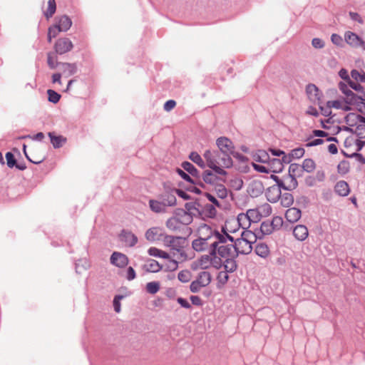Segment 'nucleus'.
I'll return each instance as SVG.
<instances>
[{
	"label": "nucleus",
	"instance_id": "f257e3e1",
	"mask_svg": "<svg viewBox=\"0 0 365 365\" xmlns=\"http://www.w3.org/2000/svg\"><path fill=\"white\" fill-rule=\"evenodd\" d=\"M339 88L344 95L345 110L351 109H356L361 112L365 110V91H353L348 88L346 83L342 82L339 83Z\"/></svg>",
	"mask_w": 365,
	"mask_h": 365
},
{
	"label": "nucleus",
	"instance_id": "f03ea898",
	"mask_svg": "<svg viewBox=\"0 0 365 365\" xmlns=\"http://www.w3.org/2000/svg\"><path fill=\"white\" fill-rule=\"evenodd\" d=\"M215 239L211 244V255L214 256L215 259V254L217 252L218 255L224 258L232 257L235 255V248L233 245H225L226 238L224 235L219 232L215 233Z\"/></svg>",
	"mask_w": 365,
	"mask_h": 365
},
{
	"label": "nucleus",
	"instance_id": "7ed1b4c3",
	"mask_svg": "<svg viewBox=\"0 0 365 365\" xmlns=\"http://www.w3.org/2000/svg\"><path fill=\"white\" fill-rule=\"evenodd\" d=\"M256 241V235L250 230H244L241 237L236 240L234 245L235 252L248 255L252 250V243Z\"/></svg>",
	"mask_w": 365,
	"mask_h": 365
},
{
	"label": "nucleus",
	"instance_id": "20e7f679",
	"mask_svg": "<svg viewBox=\"0 0 365 365\" xmlns=\"http://www.w3.org/2000/svg\"><path fill=\"white\" fill-rule=\"evenodd\" d=\"M216 144L222 153V162L220 163L222 167L226 168L232 165V160L230 155L235 151V146L232 142L226 137H220L217 139Z\"/></svg>",
	"mask_w": 365,
	"mask_h": 365
},
{
	"label": "nucleus",
	"instance_id": "39448f33",
	"mask_svg": "<svg viewBox=\"0 0 365 365\" xmlns=\"http://www.w3.org/2000/svg\"><path fill=\"white\" fill-rule=\"evenodd\" d=\"M203 156L207 161V166L212 169L217 174L223 176L227 175V172L222 168L223 167L220 163L222 162V158L217 156L216 152L206 150Z\"/></svg>",
	"mask_w": 365,
	"mask_h": 365
},
{
	"label": "nucleus",
	"instance_id": "423d86ee",
	"mask_svg": "<svg viewBox=\"0 0 365 365\" xmlns=\"http://www.w3.org/2000/svg\"><path fill=\"white\" fill-rule=\"evenodd\" d=\"M239 229L240 227L237 226V220L235 218L232 217L225 221L224 226L222 227V232L226 239H229L231 242H233L234 237L231 236L230 234L235 233Z\"/></svg>",
	"mask_w": 365,
	"mask_h": 365
},
{
	"label": "nucleus",
	"instance_id": "0eeeda50",
	"mask_svg": "<svg viewBox=\"0 0 365 365\" xmlns=\"http://www.w3.org/2000/svg\"><path fill=\"white\" fill-rule=\"evenodd\" d=\"M73 47V43L68 38H58L54 46L55 51L59 54H63L70 51Z\"/></svg>",
	"mask_w": 365,
	"mask_h": 365
},
{
	"label": "nucleus",
	"instance_id": "6e6552de",
	"mask_svg": "<svg viewBox=\"0 0 365 365\" xmlns=\"http://www.w3.org/2000/svg\"><path fill=\"white\" fill-rule=\"evenodd\" d=\"M278 185L284 190H292L297 187L298 182L295 177L289 173L279 180Z\"/></svg>",
	"mask_w": 365,
	"mask_h": 365
},
{
	"label": "nucleus",
	"instance_id": "1a4fd4ad",
	"mask_svg": "<svg viewBox=\"0 0 365 365\" xmlns=\"http://www.w3.org/2000/svg\"><path fill=\"white\" fill-rule=\"evenodd\" d=\"M212 264V258L209 255H203L200 259L193 262L192 264V269H206Z\"/></svg>",
	"mask_w": 365,
	"mask_h": 365
},
{
	"label": "nucleus",
	"instance_id": "9d476101",
	"mask_svg": "<svg viewBox=\"0 0 365 365\" xmlns=\"http://www.w3.org/2000/svg\"><path fill=\"white\" fill-rule=\"evenodd\" d=\"M281 187L279 185L269 187L265 192L266 197L270 202H277L281 197Z\"/></svg>",
	"mask_w": 365,
	"mask_h": 365
},
{
	"label": "nucleus",
	"instance_id": "9b49d317",
	"mask_svg": "<svg viewBox=\"0 0 365 365\" xmlns=\"http://www.w3.org/2000/svg\"><path fill=\"white\" fill-rule=\"evenodd\" d=\"M344 39L352 47L358 48L364 44L363 40L357 34L351 31H346L345 33Z\"/></svg>",
	"mask_w": 365,
	"mask_h": 365
},
{
	"label": "nucleus",
	"instance_id": "f8f14e48",
	"mask_svg": "<svg viewBox=\"0 0 365 365\" xmlns=\"http://www.w3.org/2000/svg\"><path fill=\"white\" fill-rule=\"evenodd\" d=\"M110 262L116 267H125L128 264V259L125 255L114 252L110 257Z\"/></svg>",
	"mask_w": 365,
	"mask_h": 365
},
{
	"label": "nucleus",
	"instance_id": "ddd939ff",
	"mask_svg": "<svg viewBox=\"0 0 365 365\" xmlns=\"http://www.w3.org/2000/svg\"><path fill=\"white\" fill-rule=\"evenodd\" d=\"M120 240L129 247H133L138 242V237L131 232L123 230L120 235Z\"/></svg>",
	"mask_w": 365,
	"mask_h": 365
},
{
	"label": "nucleus",
	"instance_id": "4468645a",
	"mask_svg": "<svg viewBox=\"0 0 365 365\" xmlns=\"http://www.w3.org/2000/svg\"><path fill=\"white\" fill-rule=\"evenodd\" d=\"M212 242V240L208 238L199 237L197 239L192 242V245L195 251L202 252L205 250L208 246H210Z\"/></svg>",
	"mask_w": 365,
	"mask_h": 365
},
{
	"label": "nucleus",
	"instance_id": "2eb2a0df",
	"mask_svg": "<svg viewBox=\"0 0 365 365\" xmlns=\"http://www.w3.org/2000/svg\"><path fill=\"white\" fill-rule=\"evenodd\" d=\"M202 177L205 183L212 186H215L223 181L222 178L217 177L214 173L208 170L203 172Z\"/></svg>",
	"mask_w": 365,
	"mask_h": 365
},
{
	"label": "nucleus",
	"instance_id": "dca6fc26",
	"mask_svg": "<svg viewBox=\"0 0 365 365\" xmlns=\"http://www.w3.org/2000/svg\"><path fill=\"white\" fill-rule=\"evenodd\" d=\"M306 92L309 99L312 103H319L320 101V93L318 88L314 84H309L306 88Z\"/></svg>",
	"mask_w": 365,
	"mask_h": 365
},
{
	"label": "nucleus",
	"instance_id": "f3484780",
	"mask_svg": "<svg viewBox=\"0 0 365 365\" xmlns=\"http://www.w3.org/2000/svg\"><path fill=\"white\" fill-rule=\"evenodd\" d=\"M334 192L339 196L346 197L350 193L349 184L344 180H339L334 185Z\"/></svg>",
	"mask_w": 365,
	"mask_h": 365
},
{
	"label": "nucleus",
	"instance_id": "a211bd4d",
	"mask_svg": "<svg viewBox=\"0 0 365 365\" xmlns=\"http://www.w3.org/2000/svg\"><path fill=\"white\" fill-rule=\"evenodd\" d=\"M163 235V230L160 227H154L148 229L145 235L147 240L153 242L160 240Z\"/></svg>",
	"mask_w": 365,
	"mask_h": 365
},
{
	"label": "nucleus",
	"instance_id": "6ab92c4d",
	"mask_svg": "<svg viewBox=\"0 0 365 365\" xmlns=\"http://www.w3.org/2000/svg\"><path fill=\"white\" fill-rule=\"evenodd\" d=\"M293 235L297 240L304 241L309 235L308 229L305 225H298L294 228Z\"/></svg>",
	"mask_w": 365,
	"mask_h": 365
},
{
	"label": "nucleus",
	"instance_id": "aec40b11",
	"mask_svg": "<svg viewBox=\"0 0 365 365\" xmlns=\"http://www.w3.org/2000/svg\"><path fill=\"white\" fill-rule=\"evenodd\" d=\"M182 241V238L179 237H173L170 235H167L164 238V242L169 247H172L173 250H177L178 252L180 251V242Z\"/></svg>",
	"mask_w": 365,
	"mask_h": 365
},
{
	"label": "nucleus",
	"instance_id": "412c9836",
	"mask_svg": "<svg viewBox=\"0 0 365 365\" xmlns=\"http://www.w3.org/2000/svg\"><path fill=\"white\" fill-rule=\"evenodd\" d=\"M197 232L199 235V237H204V238H208L211 240H212V238H215V232H212L210 227L206 224H202L199 226L197 229Z\"/></svg>",
	"mask_w": 365,
	"mask_h": 365
},
{
	"label": "nucleus",
	"instance_id": "4be33fe9",
	"mask_svg": "<svg viewBox=\"0 0 365 365\" xmlns=\"http://www.w3.org/2000/svg\"><path fill=\"white\" fill-rule=\"evenodd\" d=\"M302 215L301 210L296 207L289 208L285 213V217L290 222H296Z\"/></svg>",
	"mask_w": 365,
	"mask_h": 365
},
{
	"label": "nucleus",
	"instance_id": "5701e85b",
	"mask_svg": "<svg viewBox=\"0 0 365 365\" xmlns=\"http://www.w3.org/2000/svg\"><path fill=\"white\" fill-rule=\"evenodd\" d=\"M160 200L165 207L176 205V197L173 192H166L160 196Z\"/></svg>",
	"mask_w": 365,
	"mask_h": 365
},
{
	"label": "nucleus",
	"instance_id": "b1692460",
	"mask_svg": "<svg viewBox=\"0 0 365 365\" xmlns=\"http://www.w3.org/2000/svg\"><path fill=\"white\" fill-rule=\"evenodd\" d=\"M176 216L178 218V220L182 227L190 224L193 220L191 214L182 210L178 212Z\"/></svg>",
	"mask_w": 365,
	"mask_h": 365
},
{
	"label": "nucleus",
	"instance_id": "393cba45",
	"mask_svg": "<svg viewBox=\"0 0 365 365\" xmlns=\"http://www.w3.org/2000/svg\"><path fill=\"white\" fill-rule=\"evenodd\" d=\"M237 220V226L240 228H242L245 230H248L247 229L250 227L252 222L250 221L247 215L245 213H240L238 215L237 217L235 219Z\"/></svg>",
	"mask_w": 365,
	"mask_h": 365
},
{
	"label": "nucleus",
	"instance_id": "a878e982",
	"mask_svg": "<svg viewBox=\"0 0 365 365\" xmlns=\"http://www.w3.org/2000/svg\"><path fill=\"white\" fill-rule=\"evenodd\" d=\"M56 25L62 31H66L71 28L72 21L67 16H62L58 18V22Z\"/></svg>",
	"mask_w": 365,
	"mask_h": 365
},
{
	"label": "nucleus",
	"instance_id": "bb28decb",
	"mask_svg": "<svg viewBox=\"0 0 365 365\" xmlns=\"http://www.w3.org/2000/svg\"><path fill=\"white\" fill-rule=\"evenodd\" d=\"M255 253L262 257V258H267L270 255V251L269 247L265 243H259L256 245Z\"/></svg>",
	"mask_w": 365,
	"mask_h": 365
},
{
	"label": "nucleus",
	"instance_id": "cd10ccee",
	"mask_svg": "<svg viewBox=\"0 0 365 365\" xmlns=\"http://www.w3.org/2000/svg\"><path fill=\"white\" fill-rule=\"evenodd\" d=\"M262 190H263V186H262V182L255 181V182H252L250 185L249 188H248V192L250 193V195L251 196L256 197L259 194L262 192Z\"/></svg>",
	"mask_w": 365,
	"mask_h": 365
},
{
	"label": "nucleus",
	"instance_id": "c85d7f7f",
	"mask_svg": "<svg viewBox=\"0 0 365 365\" xmlns=\"http://www.w3.org/2000/svg\"><path fill=\"white\" fill-rule=\"evenodd\" d=\"M147 272H158L162 269V266L155 259H148L144 265Z\"/></svg>",
	"mask_w": 365,
	"mask_h": 365
},
{
	"label": "nucleus",
	"instance_id": "c756f323",
	"mask_svg": "<svg viewBox=\"0 0 365 365\" xmlns=\"http://www.w3.org/2000/svg\"><path fill=\"white\" fill-rule=\"evenodd\" d=\"M51 142L55 148L61 147L66 142V138L62 135H55L53 133H48Z\"/></svg>",
	"mask_w": 365,
	"mask_h": 365
},
{
	"label": "nucleus",
	"instance_id": "7c9ffc66",
	"mask_svg": "<svg viewBox=\"0 0 365 365\" xmlns=\"http://www.w3.org/2000/svg\"><path fill=\"white\" fill-rule=\"evenodd\" d=\"M149 206L150 210L156 213L165 212L166 210L161 200H150Z\"/></svg>",
	"mask_w": 365,
	"mask_h": 365
},
{
	"label": "nucleus",
	"instance_id": "2f4dec72",
	"mask_svg": "<svg viewBox=\"0 0 365 365\" xmlns=\"http://www.w3.org/2000/svg\"><path fill=\"white\" fill-rule=\"evenodd\" d=\"M166 227L172 231L180 230L182 227L177 216L169 218L166 222Z\"/></svg>",
	"mask_w": 365,
	"mask_h": 365
},
{
	"label": "nucleus",
	"instance_id": "473e14b6",
	"mask_svg": "<svg viewBox=\"0 0 365 365\" xmlns=\"http://www.w3.org/2000/svg\"><path fill=\"white\" fill-rule=\"evenodd\" d=\"M213 189L218 197L224 199L227 196V190L221 182L213 186Z\"/></svg>",
	"mask_w": 365,
	"mask_h": 365
},
{
	"label": "nucleus",
	"instance_id": "72a5a7b5",
	"mask_svg": "<svg viewBox=\"0 0 365 365\" xmlns=\"http://www.w3.org/2000/svg\"><path fill=\"white\" fill-rule=\"evenodd\" d=\"M61 70L68 76H71L76 71V65L75 63H61Z\"/></svg>",
	"mask_w": 365,
	"mask_h": 365
},
{
	"label": "nucleus",
	"instance_id": "f704fd0d",
	"mask_svg": "<svg viewBox=\"0 0 365 365\" xmlns=\"http://www.w3.org/2000/svg\"><path fill=\"white\" fill-rule=\"evenodd\" d=\"M198 282L203 287H206L211 282V275L208 272H202L197 279Z\"/></svg>",
	"mask_w": 365,
	"mask_h": 365
},
{
	"label": "nucleus",
	"instance_id": "c9c22d12",
	"mask_svg": "<svg viewBox=\"0 0 365 365\" xmlns=\"http://www.w3.org/2000/svg\"><path fill=\"white\" fill-rule=\"evenodd\" d=\"M148 253L150 255L153 256V257H160V258H163V259H169L170 258V255L167 252H165L161 250H159L156 247H150L148 250Z\"/></svg>",
	"mask_w": 365,
	"mask_h": 365
},
{
	"label": "nucleus",
	"instance_id": "e433bc0d",
	"mask_svg": "<svg viewBox=\"0 0 365 365\" xmlns=\"http://www.w3.org/2000/svg\"><path fill=\"white\" fill-rule=\"evenodd\" d=\"M252 223L258 222L261 219V215L257 210L250 209L245 213Z\"/></svg>",
	"mask_w": 365,
	"mask_h": 365
},
{
	"label": "nucleus",
	"instance_id": "4c0bfd02",
	"mask_svg": "<svg viewBox=\"0 0 365 365\" xmlns=\"http://www.w3.org/2000/svg\"><path fill=\"white\" fill-rule=\"evenodd\" d=\"M56 4L55 0H48L47 10L44 12V15L47 19H49L56 12Z\"/></svg>",
	"mask_w": 365,
	"mask_h": 365
},
{
	"label": "nucleus",
	"instance_id": "58836bf2",
	"mask_svg": "<svg viewBox=\"0 0 365 365\" xmlns=\"http://www.w3.org/2000/svg\"><path fill=\"white\" fill-rule=\"evenodd\" d=\"M281 205L284 207H289L294 202V197L290 193H284L280 197Z\"/></svg>",
	"mask_w": 365,
	"mask_h": 365
},
{
	"label": "nucleus",
	"instance_id": "ea45409f",
	"mask_svg": "<svg viewBox=\"0 0 365 365\" xmlns=\"http://www.w3.org/2000/svg\"><path fill=\"white\" fill-rule=\"evenodd\" d=\"M350 166L349 163L346 160L339 162L337 165L338 173L341 175H344L349 172Z\"/></svg>",
	"mask_w": 365,
	"mask_h": 365
},
{
	"label": "nucleus",
	"instance_id": "a19ab883",
	"mask_svg": "<svg viewBox=\"0 0 365 365\" xmlns=\"http://www.w3.org/2000/svg\"><path fill=\"white\" fill-rule=\"evenodd\" d=\"M160 288V282H150L147 283L145 289L147 292L151 294H156Z\"/></svg>",
	"mask_w": 365,
	"mask_h": 365
},
{
	"label": "nucleus",
	"instance_id": "79ce46f5",
	"mask_svg": "<svg viewBox=\"0 0 365 365\" xmlns=\"http://www.w3.org/2000/svg\"><path fill=\"white\" fill-rule=\"evenodd\" d=\"M316 164L312 159H305L302 163V168L307 173H312L315 170Z\"/></svg>",
	"mask_w": 365,
	"mask_h": 365
},
{
	"label": "nucleus",
	"instance_id": "37998d69",
	"mask_svg": "<svg viewBox=\"0 0 365 365\" xmlns=\"http://www.w3.org/2000/svg\"><path fill=\"white\" fill-rule=\"evenodd\" d=\"M224 267L225 269V271L227 273L233 272L237 269V263L233 259H232V257L227 258L225 262Z\"/></svg>",
	"mask_w": 365,
	"mask_h": 365
},
{
	"label": "nucleus",
	"instance_id": "c03bdc74",
	"mask_svg": "<svg viewBox=\"0 0 365 365\" xmlns=\"http://www.w3.org/2000/svg\"><path fill=\"white\" fill-rule=\"evenodd\" d=\"M190 159L200 167H205V163L201 156L197 153L192 152L190 155Z\"/></svg>",
	"mask_w": 365,
	"mask_h": 365
},
{
	"label": "nucleus",
	"instance_id": "a18cd8bd",
	"mask_svg": "<svg viewBox=\"0 0 365 365\" xmlns=\"http://www.w3.org/2000/svg\"><path fill=\"white\" fill-rule=\"evenodd\" d=\"M62 31L60 30V29L56 26L53 25L52 26H50L48 28V42H51L53 38H55L57 36V35L61 32Z\"/></svg>",
	"mask_w": 365,
	"mask_h": 365
},
{
	"label": "nucleus",
	"instance_id": "49530a36",
	"mask_svg": "<svg viewBox=\"0 0 365 365\" xmlns=\"http://www.w3.org/2000/svg\"><path fill=\"white\" fill-rule=\"evenodd\" d=\"M182 167L192 176H197V170L192 163L189 162H184L182 164Z\"/></svg>",
	"mask_w": 365,
	"mask_h": 365
},
{
	"label": "nucleus",
	"instance_id": "de8ad7c7",
	"mask_svg": "<svg viewBox=\"0 0 365 365\" xmlns=\"http://www.w3.org/2000/svg\"><path fill=\"white\" fill-rule=\"evenodd\" d=\"M255 160L258 162L266 163L269 160V155L265 151L259 150L255 155Z\"/></svg>",
	"mask_w": 365,
	"mask_h": 365
},
{
	"label": "nucleus",
	"instance_id": "09e8293b",
	"mask_svg": "<svg viewBox=\"0 0 365 365\" xmlns=\"http://www.w3.org/2000/svg\"><path fill=\"white\" fill-rule=\"evenodd\" d=\"M48 93V99L50 102L56 103L59 101L61 98V95L58 94L57 92L54 91L53 90L48 89L47 91Z\"/></svg>",
	"mask_w": 365,
	"mask_h": 365
},
{
	"label": "nucleus",
	"instance_id": "8fccbe9b",
	"mask_svg": "<svg viewBox=\"0 0 365 365\" xmlns=\"http://www.w3.org/2000/svg\"><path fill=\"white\" fill-rule=\"evenodd\" d=\"M351 76L356 81L365 83V72L361 73L356 70H353L351 72Z\"/></svg>",
	"mask_w": 365,
	"mask_h": 365
},
{
	"label": "nucleus",
	"instance_id": "3c124183",
	"mask_svg": "<svg viewBox=\"0 0 365 365\" xmlns=\"http://www.w3.org/2000/svg\"><path fill=\"white\" fill-rule=\"evenodd\" d=\"M304 153H305V151H304V148H297L293 149L291 151L289 155L293 159H299L304 156Z\"/></svg>",
	"mask_w": 365,
	"mask_h": 365
},
{
	"label": "nucleus",
	"instance_id": "603ef678",
	"mask_svg": "<svg viewBox=\"0 0 365 365\" xmlns=\"http://www.w3.org/2000/svg\"><path fill=\"white\" fill-rule=\"evenodd\" d=\"M253 167L255 170H256L258 172L263 173H269L271 171L276 172V170H272L269 165H259L256 163H253Z\"/></svg>",
	"mask_w": 365,
	"mask_h": 365
},
{
	"label": "nucleus",
	"instance_id": "864d4df0",
	"mask_svg": "<svg viewBox=\"0 0 365 365\" xmlns=\"http://www.w3.org/2000/svg\"><path fill=\"white\" fill-rule=\"evenodd\" d=\"M217 279L219 284L224 285L229 279L228 273L225 271H220L217 274Z\"/></svg>",
	"mask_w": 365,
	"mask_h": 365
},
{
	"label": "nucleus",
	"instance_id": "5fc2aeb1",
	"mask_svg": "<svg viewBox=\"0 0 365 365\" xmlns=\"http://www.w3.org/2000/svg\"><path fill=\"white\" fill-rule=\"evenodd\" d=\"M359 81H353L350 79L348 81V87L349 86L356 92L365 91L364 87L358 83Z\"/></svg>",
	"mask_w": 365,
	"mask_h": 365
},
{
	"label": "nucleus",
	"instance_id": "6e6d98bb",
	"mask_svg": "<svg viewBox=\"0 0 365 365\" xmlns=\"http://www.w3.org/2000/svg\"><path fill=\"white\" fill-rule=\"evenodd\" d=\"M271 225L274 230L279 229L283 225L282 217L279 216L274 217L271 222Z\"/></svg>",
	"mask_w": 365,
	"mask_h": 365
},
{
	"label": "nucleus",
	"instance_id": "4d7b16f0",
	"mask_svg": "<svg viewBox=\"0 0 365 365\" xmlns=\"http://www.w3.org/2000/svg\"><path fill=\"white\" fill-rule=\"evenodd\" d=\"M178 279L182 282H187L190 279V274L187 270H182L178 273Z\"/></svg>",
	"mask_w": 365,
	"mask_h": 365
},
{
	"label": "nucleus",
	"instance_id": "13d9d810",
	"mask_svg": "<svg viewBox=\"0 0 365 365\" xmlns=\"http://www.w3.org/2000/svg\"><path fill=\"white\" fill-rule=\"evenodd\" d=\"M260 230L265 235H269L274 230L271 223L268 222H262L260 226Z\"/></svg>",
	"mask_w": 365,
	"mask_h": 365
},
{
	"label": "nucleus",
	"instance_id": "bf43d9fd",
	"mask_svg": "<svg viewBox=\"0 0 365 365\" xmlns=\"http://www.w3.org/2000/svg\"><path fill=\"white\" fill-rule=\"evenodd\" d=\"M327 106L329 108H334L336 109H344L345 108V106H343V103L340 101L336 100V101H329L327 103Z\"/></svg>",
	"mask_w": 365,
	"mask_h": 365
},
{
	"label": "nucleus",
	"instance_id": "052dcab7",
	"mask_svg": "<svg viewBox=\"0 0 365 365\" xmlns=\"http://www.w3.org/2000/svg\"><path fill=\"white\" fill-rule=\"evenodd\" d=\"M6 159L7 165L9 168H13L14 166L16 165V160L14 158V155L11 153L8 152L6 154Z\"/></svg>",
	"mask_w": 365,
	"mask_h": 365
},
{
	"label": "nucleus",
	"instance_id": "680f3d73",
	"mask_svg": "<svg viewBox=\"0 0 365 365\" xmlns=\"http://www.w3.org/2000/svg\"><path fill=\"white\" fill-rule=\"evenodd\" d=\"M202 287H204L201 285L197 279L193 281L190 286V291L194 293L199 292Z\"/></svg>",
	"mask_w": 365,
	"mask_h": 365
},
{
	"label": "nucleus",
	"instance_id": "e2e57ef3",
	"mask_svg": "<svg viewBox=\"0 0 365 365\" xmlns=\"http://www.w3.org/2000/svg\"><path fill=\"white\" fill-rule=\"evenodd\" d=\"M123 296L118 295V296H115L113 299V307H114L115 311L117 313L120 312V300L121 299H123Z\"/></svg>",
	"mask_w": 365,
	"mask_h": 365
},
{
	"label": "nucleus",
	"instance_id": "0e129e2a",
	"mask_svg": "<svg viewBox=\"0 0 365 365\" xmlns=\"http://www.w3.org/2000/svg\"><path fill=\"white\" fill-rule=\"evenodd\" d=\"M176 106V102L174 100H169L164 104V110L167 112L173 110Z\"/></svg>",
	"mask_w": 365,
	"mask_h": 365
},
{
	"label": "nucleus",
	"instance_id": "69168bd1",
	"mask_svg": "<svg viewBox=\"0 0 365 365\" xmlns=\"http://www.w3.org/2000/svg\"><path fill=\"white\" fill-rule=\"evenodd\" d=\"M312 44L316 48H322L324 46V41L319 38H313L312 41Z\"/></svg>",
	"mask_w": 365,
	"mask_h": 365
},
{
	"label": "nucleus",
	"instance_id": "338daca9",
	"mask_svg": "<svg viewBox=\"0 0 365 365\" xmlns=\"http://www.w3.org/2000/svg\"><path fill=\"white\" fill-rule=\"evenodd\" d=\"M331 40L333 43H334L337 46L341 45L343 41L342 38L339 35L336 34H334L331 35Z\"/></svg>",
	"mask_w": 365,
	"mask_h": 365
},
{
	"label": "nucleus",
	"instance_id": "774afa93",
	"mask_svg": "<svg viewBox=\"0 0 365 365\" xmlns=\"http://www.w3.org/2000/svg\"><path fill=\"white\" fill-rule=\"evenodd\" d=\"M349 16L352 20L358 21L360 24H363V19L358 13L349 12Z\"/></svg>",
	"mask_w": 365,
	"mask_h": 365
}]
</instances>
